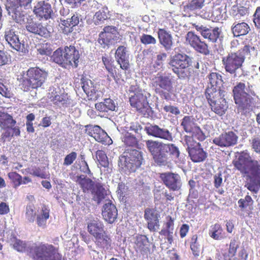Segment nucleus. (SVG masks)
Wrapping results in <instances>:
<instances>
[{"instance_id": "obj_1", "label": "nucleus", "mask_w": 260, "mask_h": 260, "mask_svg": "<svg viewBox=\"0 0 260 260\" xmlns=\"http://www.w3.org/2000/svg\"><path fill=\"white\" fill-rule=\"evenodd\" d=\"M233 164L244 176L248 177L246 185L247 189L253 192H257L260 188L259 163L252 159L248 153L243 151L238 158L233 160Z\"/></svg>"}, {"instance_id": "obj_2", "label": "nucleus", "mask_w": 260, "mask_h": 260, "mask_svg": "<svg viewBox=\"0 0 260 260\" xmlns=\"http://www.w3.org/2000/svg\"><path fill=\"white\" fill-rule=\"evenodd\" d=\"M146 145L154 162L159 166L167 165L173 159L178 158L180 155L179 148L172 143L148 140L146 141Z\"/></svg>"}, {"instance_id": "obj_3", "label": "nucleus", "mask_w": 260, "mask_h": 260, "mask_svg": "<svg viewBox=\"0 0 260 260\" xmlns=\"http://www.w3.org/2000/svg\"><path fill=\"white\" fill-rule=\"evenodd\" d=\"M226 95L225 88L207 86L206 89L205 96L212 110L219 115L224 114L227 110Z\"/></svg>"}, {"instance_id": "obj_4", "label": "nucleus", "mask_w": 260, "mask_h": 260, "mask_svg": "<svg viewBox=\"0 0 260 260\" xmlns=\"http://www.w3.org/2000/svg\"><path fill=\"white\" fill-rule=\"evenodd\" d=\"M48 73L39 67L29 68L26 72V77L20 79V86L24 91L37 89L45 83Z\"/></svg>"}, {"instance_id": "obj_5", "label": "nucleus", "mask_w": 260, "mask_h": 260, "mask_svg": "<svg viewBox=\"0 0 260 260\" xmlns=\"http://www.w3.org/2000/svg\"><path fill=\"white\" fill-rule=\"evenodd\" d=\"M80 54L74 46L64 47L63 50L60 48L56 50L52 55L53 61L63 66H72L77 68L78 65Z\"/></svg>"}, {"instance_id": "obj_6", "label": "nucleus", "mask_w": 260, "mask_h": 260, "mask_svg": "<svg viewBox=\"0 0 260 260\" xmlns=\"http://www.w3.org/2000/svg\"><path fill=\"white\" fill-rule=\"evenodd\" d=\"M29 256L34 260H62L58 248L52 244L40 243L30 248Z\"/></svg>"}, {"instance_id": "obj_7", "label": "nucleus", "mask_w": 260, "mask_h": 260, "mask_svg": "<svg viewBox=\"0 0 260 260\" xmlns=\"http://www.w3.org/2000/svg\"><path fill=\"white\" fill-rule=\"evenodd\" d=\"M143 160L141 152L132 149L119 156L118 166L125 172H135L141 166Z\"/></svg>"}, {"instance_id": "obj_8", "label": "nucleus", "mask_w": 260, "mask_h": 260, "mask_svg": "<svg viewBox=\"0 0 260 260\" xmlns=\"http://www.w3.org/2000/svg\"><path fill=\"white\" fill-rule=\"evenodd\" d=\"M152 84L155 92L161 99L167 101L171 100L173 86L170 76L158 74L153 79Z\"/></svg>"}, {"instance_id": "obj_9", "label": "nucleus", "mask_w": 260, "mask_h": 260, "mask_svg": "<svg viewBox=\"0 0 260 260\" xmlns=\"http://www.w3.org/2000/svg\"><path fill=\"white\" fill-rule=\"evenodd\" d=\"M16 124V121L8 113H5L1 116L0 127L5 130L1 135V141L3 143L10 141L14 136L18 137L20 135V127L18 126H14Z\"/></svg>"}, {"instance_id": "obj_10", "label": "nucleus", "mask_w": 260, "mask_h": 260, "mask_svg": "<svg viewBox=\"0 0 260 260\" xmlns=\"http://www.w3.org/2000/svg\"><path fill=\"white\" fill-rule=\"evenodd\" d=\"M183 145L187 146L186 150L192 161L201 162L205 160L207 157V152L204 150L201 144L196 142L192 137L184 136Z\"/></svg>"}, {"instance_id": "obj_11", "label": "nucleus", "mask_w": 260, "mask_h": 260, "mask_svg": "<svg viewBox=\"0 0 260 260\" xmlns=\"http://www.w3.org/2000/svg\"><path fill=\"white\" fill-rule=\"evenodd\" d=\"M25 218L28 222H34L36 217L37 224L39 226H45L46 221L50 217V209L45 205L42 207L41 214L37 216L35 206L33 204H28L26 207Z\"/></svg>"}, {"instance_id": "obj_12", "label": "nucleus", "mask_w": 260, "mask_h": 260, "mask_svg": "<svg viewBox=\"0 0 260 260\" xmlns=\"http://www.w3.org/2000/svg\"><path fill=\"white\" fill-rule=\"evenodd\" d=\"M245 88V84L240 82L234 87L233 92L235 102L238 105V108L246 113L250 110L251 99L249 94L244 91Z\"/></svg>"}, {"instance_id": "obj_13", "label": "nucleus", "mask_w": 260, "mask_h": 260, "mask_svg": "<svg viewBox=\"0 0 260 260\" xmlns=\"http://www.w3.org/2000/svg\"><path fill=\"white\" fill-rule=\"evenodd\" d=\"M181 126L187 133L191 134V137L196 138L200 141H203L206 136L200 127L196 123V120L193 116H185L181 122Z\"/></svg>"}, {"instance_id": "obj_14", "label": "nucleus", "mask_w": 260, "mask_h": 260, "mask_svg": "<svg viewBox=\"0 0 260 260\" xmlns=\"http://www.w3.org/2000/svg\"><path fill=\"white\" fill-rule=\"evenodd\" d=\"M190 60L186 54L177 53L171 56L168 64L172 71L180 77L184 73L183 71L189 67Z\"/></svg>"}, {"instance_id": "obj_15", "label": "nucleus", "mask_w": 260, "mask_h": 260, "mask_svg": "<svg viewBox=\"0 0 260 260\" xmlns=\"http://www.w3.org/2000/svg\"><path fill=\"white\" fill-rule=\"evenodd\" d=\"M185 41L197 52L205 55L209 54L210 50L208 44L194 32L188 31L186 35Z\"/></svg>"}, {"instance_id": "obj_16", "label": "nucleus", "mask_w": 260, "mask_h": 260, "mask_svg": "<svg viewBox=\"0 0 260 260\" xmlns=\"http://www.w3.org/2000/svg\"><path fill=\"white\" fill-rule=\"evenodd\" d=\"M250 46L245 45L237 52L232 53L229 56V72L232 73L242 66L245 56L250 54Z\"/></svg>"}, {"instance_id": "obj_17", "label": "nucleus", "mask_w": 260, "mask_h": 260, "mask_svg": "<svg viewBox=\"0 0 260 260\" xmlns=\"http://www.w3.org/2000/svg\"><path fill=\"white\" fill-rule=\"evenodd\" d=\"M85 127V133L93 137L96 141L104 145L112 144V139L100 126L86 125Z\"/></svg>"}, {"instance_id": "obj_18", "label": "nucleus", "mask_w": 260, "mask_h": 260, "mask_svg": "<svg viewBox=\"0 0 260 260\" xmlns=\"http://www.w3.org/2000/svg\"><path fill=\"white\" fill-rule=\"evenodd\" d=\"M116 38L115 27L112 26H106L104 28L103 31L99 34L98 42L103 48H105L113 44L116 40Z\"/></svg>"}, {"instance_id": "obj_19", "label": "nucleus", "mask_w": 260, "mask_h": 260, "mask_svg": "<svg viewBox=\"0 0 260 260\" xmlns=\"http://www.w3.org/2000/svg\"><path fill=\"white\" fill-rule=\"evenodd\" d=\"M33 12L39 19L46 20L51 17L53 10L49 3L42 1L36 4L34 8Z\"/></svg>"}, {"instance_id": "obj_20", "label": "nucleus", "mask_w": 260, "mask_h": 260, "mask_svg": "<svg viewBox=\"0 0 260 260\" xmlns=\"http://www.w3.org/2000/svg\"><path fill=\"white\" fill-rule=\"evenodd\" d=\"M159 177L170 190L176 191L180 188V177L178 174L171 172L163 173L160 174Z\"/></svg>"}, {"instance_id": "obj_21", "label": "nucleus", "mask_w": 260, "mask_h": 260, "mask_svg": "<svg viewBox=\"0 0 260 260\" xmlns=\"http://www.w3.org/2000/svg\"><path fill=\"white\" fill-rule=\"evenodd\" d=\"M144 217L147 221V228L151 232H156L159 227V215L156 211L153 208H147Z\"/></svg>"}, {"instance_id": "obj_22", "label": "nucleus", "mask_w": 260, "mask_h": 260, "mask_svg": "<svg viewBox=\"0 0 260 260\" xmlns=\"http://www.w3.org/2000/svg\"><path fill=\"white\" fill-rule=\"evenodd\" d=\"M115 57L122 70L126 71L130 69L129 55L125 46L121 45L118 47L115 53Z\"/></svg>"}, {"instance_id": "obj_23", "label": "nucleus", "mask_w": 260, "mask_h": 260, "mask_svg": "<svg viewBox=\"0 0 260 260\" xmlns=\"http://www.w3.org/2000/svg\"><path fill=\"white\" fill-rule=\"evenodd\" d=\"M145 130L149 136L170 141L172 139L171 133L166 129L161 128L157 125L146 126Z\"/></svg>"}, {"instance_id": "obj_24", "label": "nucleus", "mask_w": 260, "mask_h": 260, "mask_svg": "<svg viewBox=\"0 0 260 260\" xmlns=\"http://www.w3.org/2000/svg\"><path fill=\"white\" fill-rule=\"evenodd\" d=\"M102 214L103 219L107 222L113 223L115 222L117 217L118 211L111 201H109L104 205Z\"/></svg>"}, {"instance_id": "obj_25", "label": "nucleus", "mask_w": 260, "mask_h": 260, "mask_svg": "<svg viewBox=\"0 0 260 260\" xmlns=\"http://www.w3.org/2000/svg\"><path fill=\"white\" fill-rule=\"evenodd\" d=\"M131 105L135 108L140 112L145 111L148 107V103L147 97L143 93L139 92L135 93L129 98Z\"/></svg>"}, {"instance_id": "obj_26", "label": "nucleus", "mask_w": 260, "mask_h": 260, "mask_svg": "<svg viewBox=\"0 0 260 260\" xmlns=\"http://www.w3.org/2000/svg\"><path fill=\"white\" fill-rule=\"evenodd\" d=\"M94 242L98 249L101 250L102 252H106L111 248L112 237L106 231L94 238Z\"/></svg>"}, {"instance_id": "obj_27", "label": "nucleus", "mask_w": 260, "mask_h": 260, "mask_svg": "<svg viewBox=\"0 0 260 260\" xmlns=\"http://www.w3.org/2000/svg\"><path fill=\"white\" fill-rule=\"evenodd\" d=\"M174 229V219L168 215L166 217V221L164 222L163 228L159 232V234L165 236L170 244H172L173 242Z\"/></svg>"}, {"instance_id": "obj_28", "label": "nucleus", "mask_w": 260, "mask_h": 260, "mask_svg": "<svg viewBox=\"0 0 260 260\" xmlns=\"http://www.w3.org/2000/svg\"><path fill=\"white\" fill-rule=\"evenodd\" d=\"M133 247L137 253L144 254L148 250V239L145 235H138L134 238Z\"/></svg>"}, {"instance_id": "obj_29", "label": "nucleus", "mask_w": 260, "mask_h": 260, "mask_svg": "<svg viewBox=\"0 0 260 260\" xmlns=\"http://www.w3.org/2000/svg\"><path fill=\"white\" fill-rule=\"evenodd\" d=\"M48 98L50 101L55 105L67 104L68 101V94L61 93L54 87L50 88L48 94Z\"/></svg>"}, {"instance_id": "obj_30", "label": "nucleus", "mask_w": 260, "mask_h": 260, "mask_svg": "<svg viewBox=\"0 0 260 260\" xmlns=\"http://www.w3.org/2000/svg\"><path fill=\"white\" fill-rule=\"evenodd\" d=\"M87 229L88 232L94 238L106 232L104 223L98 219L90 220L87 223Z\"/></svg>"}, {"instance_id": "obj_31", "label": "nucleus", "mask_w": 260, "mask_h": 260, "mask_svg": "<svg viewBox=\"0 0 260 260\" xmlns=\"http://www.w3.org/2000/svg\"><path fill=\"white\" fill-rule=\"evenodd\" d=\"M157 35L160 44L166 50H171L173 44L172 35L164 28H158Z\"/></svg>"}, {"instance_id": "obj_32", "label": "nucleus", "mask_w": 260, "mask_h": 260, "mask_svg": "<svg viewBox=\"0 0 260 260\" xmlns=\"http://www.w3.org/2000/svg\"><path fill=\"white\" fill-rule=\"evenodd\" d=\"M26 29L29 32L39 35L43 37H48L50 35V32L47 28L41 23H37L32 21L27 23Z\"/></svg>"}, {"instance_id": "obj_33", "label": "nucleus", "mask_w": 260, "mask_h": 260, "mask_svg": "<svg viewBox=\"0 0 260 260\" xmlns=\"http://www.w3.org/2000/svg\"><path fill=\"white\" fill-rule=\"evenodd\" d=\"M81 85L83 90L89 100H95L97 99L96 88L93 83L89 79H82Z\"/></svg>"}, {"instance_id": "obj_34", "label": "nucleus", "mask_w": 260, "mask_h": 260, "mask_svg": "<svg viewBox=\"0 0 260 260\" xmlns=\"http://www.w3.org/2000/svg\"><path fill=\"white\" fill-rule=\"evenodd\" d=\"M76 182L80 185L84 193L91 191L95 184V183L91 179L82 175L77 176Z\"/></svg>"}, {"instance_id": "obj_35", "label": "nucleus", "mask_w": 260, "mask_h": 260, "mask_svg": "<svg viewBox=\"0 0 260 260\" xmlns=\"http://www.w3.org/2000/svg\"><path fill=\"white\" fill-rule=\"evenodd\" d=\"M5 37L6 40L13 48L16 50H19L21 49V43L19 38L13 29L6 30Z\"/></svg>"}, {"instance_id": "obj_36", "label": "nucleus", "mask_w": 260, "mask_h": 260, "mask_svg": "<svg viewBox=\"0 0 260 260\" xmlns=\"http://www.w3.org/2000/svg\"><path fill=\"white\" fill-rule=\"evenodd\" d=\"M91 192L93 195V199L98 203L105 199L107 194L106 189L100 183H95Z\"/></svg>"}, {"instance_id": "obj_37", "label": "nucleus", "mask_w": 260, "mask_h": 260, "mask_svg": "<svg viewBox=\"0 0 260 260\" xmlns=\"http://www.w3.org/2000/svg\"><path fill=\"white\" fill-rule=\"evenodd\" d=\"M209 82L207 86L216 87L218 88H225L222 76L220 74L216 72H212L208 75Z\"/></svg>"}, {"instance_id": "obj_38", "label": "nucleus", "mask_w": 260, "mask_h": 260, "mask_svg": "<svg viewBox=\"0 0 260 260\" xmlns=\"http://www.w3.org/2000/svg\"><path fill=\"white\" fill-rule=\"evenodd\" d=\"M250 29V27L245 22L239 23L232 27V31L235 37L246 35Z\"/></svg>"}, {"instance_id": "obj_39", "label": "nucleus", "mask_w": 260, "mask_h": 260, "mask_svg": "<svg viewBox=\"0 0 260 260\" xmlns=\"http://www.w3.org/2000/svg\"><path fill=\"white\" fill-rule=\"evenodd\" d=\"M220 32L218 27L213 29L207 28L202 31V36L205 39H208L212 42H215L217 41Z\"/></svg>"}, {"instance_id": "obj_40", "label": "nucleus", "mask_w": 260, "mask_h": 260, "mask_svg": "<svg viewBox=\"0 0 260 260\" xmlns=\"http://www.w3.org/2000/svg\"><path fill=\"white\" fill-rule=\"evenodd\" d=\"M198 236L197 234L192 235L189 240V245L192 254L198 256L200 253V245L198 241Z\"/></svg>"}, {"instance_id": "obj_41", "label": "nucleus", "mask_w": 260, "mask_h": 260, "mask_svg": "<svg viewBox=\"0 0 260 260\" xmlns=\"http://www.w3.org/2000/svg\"><path fill=\"white\" fill-rule=\"evenodd\" d=\"M238 203L239 207L242 211H244V210L251 211L253 209L252 205L253 201L251 197L249 195L246 196L244 199H240Z\"/></svg>"}, {"instance_id": "obj_42", "label": "nucleus", "mask_w": 260, "mask_h": 260, "mask_svg": "<svg viewBox=\"0 0 260 260\" xmlns=\"http://www.w3.org/2000/svg\"><path fill=\"white\" fill-rule=\"evenodd\" d=\"M209 233L210 237L215 240H219L223 237L222 229L219 224L216 223L211 226Z\"/></svg>"}, {"instance_id": "obj_43", "label": "nucleus", "mask_w": 260, "mask_h": 260, "mask_svg": "<svg viewBox=\"0 0 260 260\" xmlns=\"http://www.w3.org/2000/svg\"><path fill=\"white\" fill-rule=\"evenodd\" d=\"M122 141L126 146L129 147H136L138 143L136 137L128 132H126L124 134Z\"/></svg>"}, {"instance_id": "obj_44", "label": "nucleus", "mask_w": 260, "mask_h": 260, "mask_svg": "<svg viewBox=\"0 0 260 260\" xmlns=\"http://www.w3.org/2000/svg\"><path fill=\"white\" fill-rule=\"evenodd\" d=\"M58 26L59 30L66 35H68L73 31V27L69 19H60Z\"/></svg>"}, {"instance_id": "obj_45", "label": "nucleus", "mask_w": 260, "mask_h": 260, "mask_svg": "<svg viewBox=\"0 0 260 260\" xmlns=\"http://www.w3.org/2000/svg\"><path fill=\"white\" fill-rule=\"evenodd\" d=\"M96 158L100 165L104 168L109 166V160L105 152L102 150H98L95 152Z\"/></svg>"}, {"instance_id": "obj_46", "label": "nucleus", "mask_w": 260, "mask_h": 260, "mask_svg": "<svg viewBox=\"0 0 260 260\" xmlns=\"http://www.w3.org/2000/svg\"><path fill=\"white\" fill-rule=\"evenodd\" d=\"M37 51L40 55L49 56L52 52L51 45L48 43H41L38 45Z\"/></svg>"}, {"instance_id": "obj_47", "label": "nucleus", "mask_w": 260, "mask_h": 260, "mask_svg": "<svg viewBox=\"0 0 260 260\" xmlns=\"http://www.w3.org/2000/svg\"><path fill=\"white\" fill-rule=\"evenodd\" d=\"M107 13L108 9L107 8H103L102 9L96 12L94 15V19L95 23H99L107 19Z\"/></svg>"}, {"instance_id": "obj_48", "label": "nucleus", "mask_w": 260, "mask_h": 260, "mask_svg": "<svg viewBox=\"0 0 260 260\" xmlns=\"http://www.w3.org/2000/svg\"><path fill=\"white\" fill-rule=\"evenodd\" d=\"M205 0H191L186 6L190 11L202 9L204 6Z\"/></svg>"}, {"instance_id": "obj_49", "label": "nucleus", "mask_w": 260, "mask_h": 260, "mask_svg": "<svg viewBox=\"0 0 260 260\" xmlns=\"http://www.w3.org/2000/svg\"><path fill=\"white\" fill-rule=\"evenodd\" d=\"M213 143L220 147H226L228 145V133L222 134L218 137L213 140Z\"/></svg>"}, {"instance_id": "obj_50", "label": "nucleus", "mask_w": 260, "mask_h": 260, "mask_svg": "<svg viewBox=\"0 0 260 260\" xmlns=\"http://www.w3.org/2000/svg\"><path fill=\"white\" fill-rule=\"evenodd\" d=\"M6 7L9 12L17 15V9H18V0H6Z\"/></svg>"}, {"instance_id": "obj_51", "label": "nucleus", "mask_w": 260, "mask_h": 260, "mask_svg": "<svg viewBox=\"0 0 260 260\" xmlns=\"http://www.w3.org/2000/svg\"><path fill=\"white\" fill-rule=\"evenodd\" d=\"M8 176L16 186H18L22 184V176L18 173L11 172L8 174Z\"/></svg>"}, {"instance_id": "obj_52", "label": "nucleus", "mask_w": 260, "mask_h": 260, "mask_svg": "<svg viewBox=\"0 0 260 260\" xmlns=\"http://www.w3.org/2000/svg\"><path fill=\"white\" fill-rule=\"evenodd\" d=\"M140 41L142 44L147 45L156 43V39L152 36L148 34H143L140 37Z\"/></svg>"}, {"instance_id": "obj_53", "label": "nucleus", "mask_w": 260, "mask_h": 260, "mask_svg": "<svg viewBox=\"0 0 260 260\" xmlns=\"http://www.w3.org/2000/svg\"><path fill=\"white\" fill-rule=\"evenodd\" d=\"M77 153L72 152L65 157L63 161V165L68 166L73 164L77 158Z\"/></svg>"}, {"instance_id": "obj_54", "label": "nucleus", "mask_w": 260, "mask_h": 260, "mask_svg": "<svg viewBox=\"0 0 260 260\" xmlns=\"http://www.w3.org/2000/svg\"><path fill=\"white\" fill-rule=\"evenodd\" d=\"M164 260H180V257L176 251L173 249L167 251V255L164 258Z\"/></svg>"}, {"instance_id": "obj_55", "label": "nucleus", "mask_w": 260, "mask_h": 260, "mask_svg": "<svg viewBox=\"0 0 260 260\" xmlns=\"http://www.w3.org/2000/svg\"><path fill=\"white\" fill-rule=\"evenodd\" d=\"M167 57V55L166 53H160L159 54L157 55L156 56V59L155 61V66L156 67H161L163 64L164 62L166 59V58Z\"/></svg>"}, {"instance_id": "obj_56", "label": "nucleus", "mask_w": 260, "mask_h": 260, "mask_svg": "<svg viewBox=\"0 0 260 260\" xmlns=\"http://www.w3.org/2000/svg\"><path fill=\"white\" fill-rule=\"evenodd\" d=\"M164 110L166 112H169L172 114L175 115H179L180 113V111L179 108L177 107L172 105H166L164 107Z\"/></svg>"}, {"instance_id": "obj_57", "label": "nucleus", "mask_w": 260, "mask_h": 260, "mask_svg": "<svg viewBox=\"0 0 260 260\" xmlns=\"http://www.w3.org/2000/svg\"><path fill=\"white\" fill-rule=\"evenodd\" d=\"M253 22L255 26L260 29V7L256 8L253 15Z\"/></svg>"}, {"instance_id": "obj_58", "label": "nucleus", "mask_w": 260, "mask_h": 260, "mask_svg": "<svg viewBox=\"0 0 260 260\" xmlns=\"http://www.w3.org/2000/svg\"><path fill=\"white\" fill-rule=\"evenodd\" d=\"M105 107L108 110V112L109 111H114L115 109V104L114 102L111 99H106L103 102Z\"/></svg>"}, {"instance_id": "obj_59", "label": "nucleus", "mask_w": 260, "mask_h": 260, "mask_svg": "<svg viewBox=\"0 0 260 260\" xmlns=\"http://www.w3.org/2000/svg\"><path fill=\"white\" fill-rule=\"evenodd\" d=\"M102 59L106 69L113 68L115 66L114 64V60L111 58L103 56Z\"/></svg>"}, {"instance_id": "obj_60", "label": "nucleus", "mask_w": 260, "mask_h": 260, "mask_svg": "<svg viewBox=\"0 0 260 260\" xmlns=\"http://www.w3.org/2000/svg\"><path fill=\"white\" fill-rule=\"evenodd\" d=\"M13 247L18 251L22 252L24 251L26 245L22 241L16 240L13 244Z\"/></svg>"}, {"instance_id": "obj_61", "label": "nucleus", "mask_w": 260, "mask_h": 260, "mask_svg": "<svg viewBox=\"0 0 260 260\" xmlns=\"http://www.w3.org/2000/svg\"><path fill=\"white\" fill-rule=\"evenodd\" d=\"M80 17L81 15L76 12L75 14H73V15L71 17V18L69 19L73 27H74L78 25L80 22V20L82 19Z\"/></svg>"}, {"instance_id": "obj_62", "label": "nucleus", "mask_w": 260, "mask_h": 260, "mask_svg": "<svg viewBox=\"0 0 260 260\" xmlns=\"http://www.w3.org/2000/svg\"><path fill=\"white\" fill-rule=\"evenodd\" d=\"M79 169L82 172L85 174L92 175L87 162H80Z\"/></svg>"}, {"instance_id": "obj_63", "label": "nucleus", "mask_w": 260, "mask_h": 260, "mask_svg": "<svg viewBox=\"0 0 260 260\" xmlns=\"http://www.w3.org/2000/svg\"><path fill=\"white\" fill-rule=\"evenodd\" d=\"M252 147L257 153H260V138H255L252 139Z\"/></svg>"}, {"instance_id": "obj_64", "label": "nucleus", "mask_w": 260, "mask_h": 260, "mask_svg": "<svg viewBox=\"0 0 260 260\" xmlns=\"http://www.w3.org/2000/svg\"><path fill=\"white\" fill-rule=\"evenodd\" d=\"M142 129V126L138 122L132 123L129 127V130L132 131L137 134L140 133Z\"/></svg>"}]
</instances>
